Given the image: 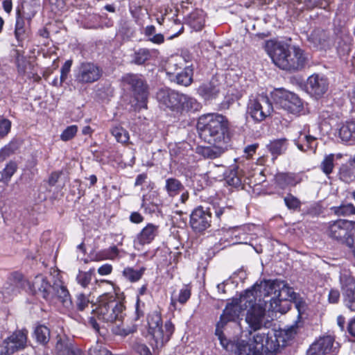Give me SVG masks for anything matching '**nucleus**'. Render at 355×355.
<instances>
[{"label":"nucleus","instance_id":"1","mask_svg":"<svg viewBox=\"0 0 355 355\" xmlns=\"http://www.w3.org/2000/svg\"><path fill=\"white\" fill-rule=\"evenodd\" d=\"M125 306L114 294L105 293L99 297L98 305L95 309L97 318L105 322L116 324V334L125 336L135 331V328L124 325Z\"/></svg>","mask_w":355,"mask_h":355},{"label":"nucleus","instance_id":"2","mask_svg":"<svg viewBox=\"0 0 355 355\" xmlns=\"http://www.w3.org/2000/svg\"><path fill=\"white\" fill-rule=\"evenodd\" d=\"M197 129L200 137L211 145H228L230 140L228 121L218 114H207L199 117Z\"/></svg>","mask_w":355,"mask_h":355},{"label":"nucleus","instance_id":"3","mask_svg":"<svg viewBox=\"0 0 355 355\" xmlns=\"http://www.w3.org/2000/svg\"><path fill=\"white\" fill-rule=\"evenodd\" d=\"M297 328L291 327L287 330H275L265 328L253 335V340L258 345L259 355L276 354L281 347L285 346L288 339L296 334Z\"/></svg>","mask_w":355,"mask_h":355},{"label":"nucleus","instance_id":"4","mask_svg":"<svg viewBox=\"0 0 355 355\" xmlns=\"http://www.w3.org/2000/svg\"><path fill=\"white\" fill-rule=\"evenodd\" d=\"M31 292L50 303L59 301L65 306L71 304L69 293L61 281H55L51 284L42 275L35 277L32 282Z\"/></svg>","mask_w":355,"mask_h":355},{"label":"nucleus","instance_id":"5","mask_svg":"<svg viewBox=\"0 0 355 355\" xmlns=\"http://www.w3.org/2000/svg\"><path fill=\"white\" fill-rule=\"evenodd\" d=\"M148 333L152 336L151 345L153 349H159L170 340L174 331V325L170 321L164 325L160 313L154 311L147 316Z\"/></svg>","mask_w":355,"mask_h":355},{"label":"nucleus","instance_id":"6","mask_svg":"<svg viewBox=\"0 0 355 355\" xmlns=\"http://www.w3.org/2000/svg\"><path fill=\"white\" fill-rule=\"evenodd\" d=\"M245 322L246 329L242 331V336L248 337L263 331L265 328L269 329L270 321L266 318V311L263 306H255L247 311Z\"/></svg>","mask_w":355,"mask_h":355},{"label":"nucleus","instance_id":"7","mask_svg":"<svg viewBox=\"0 0 355 355\" xmlns=\"http://www.w3.org/2000/svg\"><path fill=\"white\" fill-rule=\"evenodd\" d=\"M247 338L248 340L241 339L236 343L228 340L225 336L218 340L226 351L236 355H259L258 345L253 340V335Z\"/></svg>","mask_w":355,"mask_h":355},{"label":"nucleus","instance_id":"8","mask_svg":"<svg viewBox=\"0 0 355 355\" xmlns=\"http://www.w3.org/2000/svg\"><path fill=\"white\" fill-rule=\"evenodd\" d=\"M276 105L292 114H298L302 109V102L295 94L284 89H277L272 94Z\"/></svg>","mask_w":355,"mask_h":355},{"label":"nucleus","instance_id":"9","mask_svg":"<svg viewBox=\"0 0 355 355\" xmlns=\"http://www.w3.org/2000/svg\"><path fill=\"white\" fill-rule=\"evenodd\" d=\"M248 111L254 120L260 122L271 115L273 107L267 96L259 95L250 99Z\"/></svg>","mask_w":355,"mask_h":355},{"label":"nucleus","instance_id":"10","mask_svg":"<svg viewBox=\"0 0 355 355\" xmlns=\"http://www.w3.org/2000/svg\"><path fill=\"white\" fill-rule=\"evenodd\" d=\"M27 336L28 331L26 329L14 331L0 345V355H11L17 351L25 349L27 346Z\"/></svg>","mask_w":355,"mask_h":355},{"label":"nucleus","instance_id":"11","mask_svg":"<svg viewBox=\"0 0 355 355\" xmlns=\"http://www.w3.org/2000/svg\"><path fill=\"white\" fill-rule=\"evenodd\" d=\"M122 80L125 84L130 87L135 99L143 103L142 106L146 107L148 87L144 78L141 75L130 73L124 76Z\"/></svg>","mask_w":355,"mask_h":355},{"label":"nucleus","instance_id":"12","mask_svg":"<svg viewBox=\"0 0 355 355\" xmlns=\"http://www.w3.org/2000/svg\"><path fill=\"white\" fill-rule=\"evenodd\" d=\"M266 49L273 63L279 69L287 71L288 67L284 62H288L291 47L289 48L280 42L270 40L266 42Z\"/></svg>","mask_w":355,"mask_h":355},{"label":"nucleus","instance_id":"13","mask_svg":"<svg viewBox=\"0 0 355 355\" xmlns=\"http://www.w3.org/2000/svg\"><path fill=\"white\" fill-rule=\"evenodd\" d=\"M341 291L345 306L355 311V279L349 272L343 271L340 276Z\"/></svg>","mask_w":355,"mask_h":355},{"label":"nucleus","instance_id":"14","mask_svg":"<svg viewBox=\"0 0 355 355\" xmlns=\"http://www.w3.org/2000/svg\"><path fill=\"white\" fill-rule=\"evenodd\" d=\"M28 286L29 289L32 287L31 284L25 278L23 275L17 272H15L10 275L8 281L4 284L1 291L3 298L6 300H10L13 296L19 293L20 291Z\"/></svg>","mask_w":355,"mask_h":355},{"label":"nucleus","instance_id":"15","mask_svg":"<svg viewBox=\"0 0 355 355\" xmlns=\"http://www.w3.org/2000/svg\"><path fill=\"white\" fill-rule=\"evenodd\" d=\"M102 69L92 62H83L78 67L76 81L81 84L92 83L102 76Z\"/></svg>","mask_w":355,"mask_h":355},{"label":"nucleus","instance_id":"16","mask_svg":"<svg viewBox=\"0 0 355 355\" xmlns=\"http://www.w3.org/2000/svg\"><path fill=\"white\" fill-rule=\"evenodd\" d=\"M211 209L199 207L190 216V225L196 232H202L211 225Z\"/></svg>","mask_w":355,"mask_h":355},{"label":"nucleus","instance_id":"17","mask_svg":"<svg viewBox=\"0 0 355 355\" xmlns=\"http://www.w3.org/2000/svg\"><path fill=\"white\" fill-rule=\"evenodd\" d=\"M242 308L238 303L228 304L225 309L223 310V314L220 317V320L217 322L216 326L215 334L218 338L224 336L223 329L231 321H236L239 319L241 313Z\"/></svg>","mask_w":355,"mask_h":355},{"label":"nucleus","instance_id":"18","mask_svg":"<svg viewBox=\"0 0 355 355\" xmlns=\"http://www.w3.org/2000/svg\"><path fill=\"white\" fill-rule=\"evenodd\" d=\"M337 347L334 345V338L325 336L319 338L307 351L306 355H334Z\"/></svg>","mask_w":355,"mask_h":355},{"label":"nucleus","instance_id":"19","mask_svg":"<svg viewBox=\"0 0 355 355\" xmlns=\"http://www.w3.org/2000/svg\"><path fill=\"white\" fill-rule=\"evenodd\" d=\"M278 285V290H276L275 297H272L269 300L270 308L275 311H286L284 309L283 310L281 309V303L295 300L297 295L293 288L286 286L284 282H279Z\"/></svg>","mask_w":355,"mask_h":355},{"label":"nucleus","instance_id":"20","mask_svg":"<svg viewBox=\"0 0 355 355\" xmlns=\"http://www.w3.org/2000/svg\"><path fill=\"white\" fill-rule=\"evenodd\" d=\"M181 94L168 88L160 89L157 93V99L162 108L171 110H180Z\"/></svg>","mask_w":355,"mask_h":355},{"label":"nucleus","instance_id":"21","mask_svg":"<svg viewBox=\"0 0 355 355\" xmlns=\"http://www.w3.org/2000/svg\"><path fill=\"white\" fill-rule=\"evenodd\" d=\"M329 87V82L326 77L319 74L310 76L306 81V88L309 94L315 98L321 97L326 93Z\"/></svg>","mask_w":355,"mask_h":355},{"label":"nucleus","instance_id":"22","mask_svg":"<svg viewBox=\"0 0 355 355\" xmlns=\"http://www.w3.org/2000/svg\"><path fill=\"white\" fill-rule=\"evenodd\" d=\"M288 62H284L287 71L295 72L303 69L308 64L309 55L305 52L295 46L291 47V54L288 55Z\"/></svg>","mask_w":355,"mask_h":355},{"label":"nucleus","instance_id":"23","mask_svg":"<svg viewBox=\"0 0 355 355\" xmlns=\"http://www.w3.org/2000/svg\"><path fill=\"white\" fill-rule=\"evenodd\" d=\"M278 284L279 281L277 280H263L259 284L257 283L254 286V288L256 293L259 295V302L263 300L265 303H267L269 300H265V297H275L276 290H278Z\"/></svg>","mask_w":355,"mask_h":355},{"label":"nucleus","instance_id":"24","mask_svg":"<svg viewBox=\"0 0 355 355\" xmlns=\"http://www.w3.org/2000/svg\"><path fill=\"white\" fill-rule=\"evenodd\" d=\"M228 145H212L198 146L196 153L207 159H216L220 157L227 150Z\"/></svg>","mask_w":355,"mask_h":355},{"label":"nucleus","instance_id":"25","mask_svg":"<svg viewBox=\"0 0 355 355\" xmlns=\"http://www.w3.org/2000/svg\"><path fill=\"white\" fill-rule=\"evenodd\" d=\"M221 87L216 81H211L201 85L198 89V93L205 100H211L218 96Z\"/></svg>","mask_w":355,"mask_h":355},{"label":"nucleus","instance_id":"26","mask_svg":"<svg viewBox=\"0 0 355 355\" xmlns=\"http://www.w3.org/2000/svg\"><path fill=\"white\" fill-rule=\"evenodd\" d=\"M257 299L259 300V295H257L253 286L251 289L246 290L243 294L241 295L238 304L242 309L248 310L255 306H263L261 302L257 303Z\"/></svg>","mask_w":355,"mask_h":355},{"label":"nucleus","instance_id":"27","mask_svg":"<svg viewBox=\"0 0 355 355\" xmlns=\"http://www.w3.org/2000/svg\"><path fill=\"white\" fill-rule=\"evenodd\" d=\"M329 35L322 29L317 28L311 32L308 40L317 49H323L328 46Z\"/></svg>","mask_w":355,"mask_h":355},{"label":"nucleus","instance_id":"28","mask_svg":"<svg viewBox=\"0 0 355 355\" xmlns=\"http://www.w3.org/2000/svg\"><path fill=\"white\" fill-rule=\"evenodd\" d=\"M158 233V226L153 223H148L137 236L136 241L140 245L150 243Z\"/></svg>","mask_w":355,"mask_h":355},{"label":"nucleus","instance_id":"29","mask_svg":"<svg viewBox=\"0 0 355 355\" xmlns=\"http://www.w3.org/2000/svg\"><path fill=\"white\" fill-rule=\"evenodd\" d=\"M339 179L345 182L351 183L355 181V164L350 158L345 164H343L338 171Z\"/></svg>","mask_w":355,"mask_h":355},{"label":"nucleus","instance_id":"30","mask_svg":"<svg viewBox=\"0 0 355 355\" xmlns=\"http://www.w3.org/2000/svg\"><path fill=\"white\" fill-rule=\"evenodd\" d=\"M275 182L278 186L284 189L288 186L294 187L301 182V179L294 173H280L275 177Z\"/></svg>","mask_w":355,"mask_h":355},{"label":"nucleus","instance_id":"31","mask_svg":"<svg viewBox=\"0 0 355 355\" xmlns=\"http://www.w3.org/2000/svg\"><path fill=\"white\" fill-rule=\"evenodd\" d=\"M205 13L201 10H196L187 17V22L196 31L202 29L205 26Z\"/></svg>","mask_w":355,"mask_h":355},{"label":"nucleus","instance_id":"32","mask_svg":"<svg viewBox=\"0 0 355 355\" xmlns=\"http://www.w3.org/2000/svg\"><path fill=\"white\" fill-rule=\"evenodd\" d=\"M338 136L343 141H355V121L343 123L338 129Z\"/></svg>","mask_w":355,"mask_h":355},{"label":"nucleus","instance_id":"33","mask_svg":"<svg viewBox=\"0 0 355 355\" xmlns=\"http://www.w3.org/2000/svg\"><path fill=\"white\" fill-rule=\"evenodd\" d=\"M40 6V0H24L21 4L23 18L31 20L37 12Z\"/></svg>","mask_w":355,"mask_h":355},{"label":"nucleus","instance_id":"34","mask_svg":"<svg viewBox=\"0 0 355 355\" xmlns=\"http://www.w3.org/2000/svg\"><path fill=\"white\" fill-rule=\"evenodd\" d=\"M193 69L190 67H184V69L179 71L173 78H171V80L175 82L177 84L183 86H189L193 80Z\"/></svg>","mask_w":355,"mask_h":355},{"label":"nucleus","instance_id":"35","mask_svg":"<svg viewBox=\"0 0 355 355\" xmlns=\"http://www.w3.org/2000/svg\"><path fill=\"white\" fill-rule=\"evenodd\" d=\"M287 146V139L282 138L271 141L267 145V148L275 158H276L277 156L283 154L286 151Z\"/></svg>","mask_w":355,"mask_h":355},{"label":"nucleus","instance_id":"36","mask_svg":"<svg viewBox=\"0 0 355 355\" xmlns=\"http://www.w3.org/2000/svg\"><path fill=\"white\" fill-rule=\"evenodd\" d=\"M165 189L170 197H174L183 191L184 187L178 180L170 178L166 180Z\"/></svg>","mask_w":355,"mask_h":355},{"label":"nucleus","instance_id":"37","mask_svg":"<svg viewBox=\"0 0 355 355\" xmlns=\"http://www.w3.org/2000/svg\"><path fill=\"white\" fill-rule=\"evenodd\" d=\"M18 168L16 162L10 160L8 162L5 168L0 172V182L8 184L12 175L15 173Z\"/></svg>","mask_w":355,"mask_h":355},{"label":"nucleus","instance_id":"38","mask_svg":"<svg viewBox=\"0 0 355 355\" xmlns=\"http://www.w3.org/2000/svg\"><path fill=\"white\" fill-rule=\"evenodd\" d=\"M184 69L183 62L182 59L171 58L166 64L165 70L166 73L169 76L170 78H173L179 71Z\"/></svg>","mask_w":355,"mask_h":355},{"label":"nucleus","instance_id":"39","mask_svg":"<svg viewBox=\"0 0 355 355\" xmlns=\"http://www.w3.org/2000/svg\"><path fill=\"white\" fill-rule=\"evenodd\" d=\"M180 109L187 111H196L200 107L199 103L195 98L182 94L180 96Z\"/></svg>","mask_w":355,"mask_h":355},{"label":"nucleus","instance_id":"40","mask_svg":"<svg viewBox=\"0 0 355 355\" xmlns=\"http://www.w3.org/2000/svg\"><path fill=\"white\" fill-rule=\"evenodd\" d=\"M34 336L39 343L44 345L50 340V330L44 325H38L34 331Z\"/></svg>","mask_w":355,"mask_h":355},{"label":"nucleus","instance_id":"41","mask_svg":"<svg viewBox=\"0 0 355 355\" xmlns=\"http://www.w3.org/2000/svg\"><path fill=\"white\" fill-rule=\"evenodd\" d=\"M24 25V19L18 17L15 24V35L19 46L21 45V43L26 38L27 34Z\"/></svg>","mask_w":355,"mask_h":355},{"label":"nucleus","instance_id":"42","mask_svg":"<svg viewBox=\"0 0 355 355\" xmlns=\"http://www.w3.org/2000/svg\"><path fill=\"white\" fill-rule=\"evenodd\" d=\"M76 347H73V344L68 340H62L60 338L58 340L55 345V351L57 355H69L71 351H73Z\"/></svg>","mask_w":355,"mask_h":355},{"label":"nucleus","instance_id":"43","mask_svg":"<svg viewBox=\"0 0 355 355\" xmlns=\"http://www.w3.org/2000/svg\"><path fill=\"white\" fill-rule=\"evenodd\" d=\"M331 210L334 214L339 216H348L352 214H355V207L351 203L341 205L338 207H332Z\"/></svg>","mask_w":355,"mask_h":355},{"label":"nucleus","instance_id":"44","mask_svg":"<svg viewBox=\"0 0 355 355\" xmlns=\"http://www.w3.org/2000/svg\"><path fill=\"white\" fill-rule=\"evenodd\" d=\"M144 268L139 270H134L132 268H126L123 271V276L131 282L139 281L144 275Z\"/></svg>","mask_w":355,"mask_h":355},{"label":"nucleus","instance_id":"45","mask_svg":"<svg viewBox=\"0 0 355 355\" xmlns=\"http://www.w3.org/2000/svg\"><path fill=\"white\" fill-rule=\"evenodd\" d=\"M150 58V52L147 49H139L133 56L132 62L137 64H142Z\"/></svg>","mask_w":355,"mask_h":355},{"label":"nucleus","instance_id":"46","mask_svg":"<svg viewBox=\"0 0 355 355\" xmlns=\"http://www.w3.org/2000/svg\"><path fill=\"white\" fill-rule=\"evenodd\" d=\"M334 155L330 154L324 157L320 164L322 171L327 175H329L332 173L334 164Z\"/></svg>","mask_w":355,"mask_h":355},{"label":"nucleus","instance_id":"47","mask_svg":"<svg viewBox=\"0 0 355 355\" xmlns=\"http://www.w3.org/2000/svg\"><path fill=\"white\" fill-rule=\"evenodd\" d=\"M112 135L118 142L126 143L129 139L128 132L121 127H114L111 130Z\"/></svg>","mask_w":355,"mask_h":355},{"label":"nucleus","instance_id":"48","mask_svg":"<svg viewBox=\"0 0 355 355\" xmlns=\"http://www.w3.org/2000/svg\"><path fill=\"white\" fill-rule=\"evenodd\" d=\"M93 272L94 269H91L88 272L80 271L76 277L77 282L83 288H86L92 280Z\"/></svg>","mask_w":355,"mask_h":355},{"label":"nucleus","instance_id":"49","mask_svg":"<svg viewBox=\"0 0 355 355\" xmlns=\"http://www.w3.org/2000/svg\"><path fill=\"white\" fill-rule=\"evenodd\" d=\"M305 141L306 144L304 145L303 144H297V148L302 150V151H307L308 150H313L315 152L316 148V138L311 136V135H306L305 136Z\"/></svg>","mask_w":355,"mask_h":355},{"label":"nucleus","instance_id":"50","mask_svg":"<svg viewBox=\"0 0 355 355\" xmlns=\"http://www.w3.org/2000/svg\"><path fill=\"white\" fill-rule=\"evenodd\" d=\"M225 181L229 185L234 187H238L241 185V178L236 171H230L226 176Z\"/></svg>","mask_w":355,"mask_h":355},{"label":"nucleus","instance_id":"51","mask_svg":"<svg viewBox=\"0 0 355 355\" xmlns=\"http://www.w3.org/2000/svg\"><path fill=\"white\" fill-rule=\"evenodd\" d=\"M284 200L286 207L290 209H296L300 207V200L291 193H288Z\"/></svg>","mask_w":355,"mask_h":355},{"label":"nucleus","instance_id":"52","mask_svg":"<svg viewBox=\"0 0 355 355\" xmlns=\"http://www.w3.org/2000/svg\"><path fill=\"white\" fill-rule=\"evenodd\" d=\"M78 131V127L75 125L68 126L61 134L60 138L62 141H67L74 137Z\"/></svg>","mask_w":355,"mask_h":355},{"label":"nucleus","instance_id":"53","mask_svg":"<svg viewBox=\"0 0 355 355\" xmlns=\"http://www.w3.org/2000/svg\"><path fill=\"white\" fill-rule=\"evenodd\" d=\"M120 33L126 38L130 39L135 35V30L131 23L124 22L120 28Z\"/></svg>","mask_w":355,"mask_h":355},{"label":"nucleus","instance_id":"54","mask_svg":"<svg viewBox=\"0 0 355 355\" xmlns=\"http://www.w3.org/2000/svg\"><path fill=\"white\" fill-rule=\"evenodd\" d=\"M90 301L87 295L83 293H80L76 296V304L78 310L83 311L88 306Z\"/></svg>","mask_w":355,"mask_h":355},{"label":"nucleus","instance_id":"55","mask_svg":"<svg viewBox=\"0 0 355 355\" xmlns=\"http://www.w3.org/2000/svg\"><path fill=\"white\" fill-rule=\"evenodd\" d=\"M11 121L7 119H0V139L5 137L10 131Z\"/></svg>","mask_w":355,"mask_h":355},{"label":"nucleus","instance_id":"56","mask_svg":"<svg viewBox=\"0 0 355 355\" xmlns=\"http://www.w3.org/2000/svg\"><path fill=\"white\" fill-rule=\"evenodd\" d=\"M72 64L71 60H67L64 62L63 66L61 68L60 72V85H62L63 82L66 80L67 78V76L70 71V68Z\"/></svg>","mask_w":355,"mask_h":355},{"label":"nucleus","instance_id":"57","mask_svg":"<svg viewBox=\"0 0 355 355\" xmlns=\"http://www.w3.org/2000/svg\"><path fill=\"white\" fill-rule=\"evenodd\" d=\"M190 297L191 289L187 286H185L180 290L178 300L180 303L184 304L187 302Z\"/></svg>","mask_w":355,"mask_h":355},{"label":"nucleus","instance_id":"58","mask_svg":"<svg viewBox=\"0 0 355 355\" xmlns=\"http://www.w3.org/2000/svg\"><path fill=\"white\" fill-rule=\"evenodd\" d=\"M112 271V266L110 264H104L98 269L101 275H107Z\"/></svg>","mask_w":355,"mask_h":355},{"label":"nucleus","instance_id":"59","mask_svg":"<svg viewBox=\"0 0 355 355\" xmlns=\"http://www.w3.org/2000/svg\"><path fill=\"white\" fill-rule=\"evenodd\" d=\"M340 298V293L337 290H331L329 294V301L331 303H337Z\"/></svg>","mask_w":355,"mask_h":355},{"label":"nucleus","instance_id":"60","mask_svg":"<svg viewBox=\"0 0 355 355\" xmlns=\"http://www.w3.org/2000/svg\"><path fill=\"white\" fill-rule=\"evenodd\" d=\"M130 220L134 223H140L144 220V217L139 212H132L130 216Z\"/></svg>","mask_w":355,"mask_h":355},{"label":"nucleus","instance_id":"61","mask_svg":"<svg viewBox=\"0 0 355 355\" xmlns=\"http://www.w3.org/2000/svg\"><path fill=\"white\" fill-rule=\"evenodd\" d=\"M12 154V152H11L9 148L4 146L0 150V162H3Z\"/></svg>","mask_w":355,"mask_h":355},{"label":"nucleus","instance_id":"62","mask_svg":"<svg viewBox=\"0 0 355 355\" xmlns=\"http://www.w3.org/2000/svg\"><path fill=\"white\" fill-rule=\"evenodd\" d=\"M257 147H258L257 144L249 145L245 148L244 153L247 155V156L248 157H250L255 153Z\"/></svg>","mask_w":355,"mask_h":355},{"label":"nucleus","instance_id":"63","mask_svg":"<svg viewBox=\"0 0 355 355\" xmlns=\"http://www.w3.org/2000/svg\"><path fill=\"white\" fill-rule=\"evenodd\" d=\"M212 209L214 210L215 215L218 218H220L221 216L224 214H225L227 211L230 210V208L227 207H215L214 206L212 207Z\"/></svg>","mask_w":355,"mask_h":355},{"label":"nucleus","instance_id":"64","mask_svg":"<svg viewBox=\"0 0 355 355\" xmlns=\"http://www.w3.org/2000/svg\"><path fill=\"white\" fill-rule=\"evenodd\" d=\"M149 40L155 44H162L164 42V35L162 34H155L153 37L149 38Z\"/></svg>","mask_w":355,"mask_h":355}]
</instances>
